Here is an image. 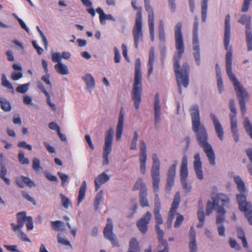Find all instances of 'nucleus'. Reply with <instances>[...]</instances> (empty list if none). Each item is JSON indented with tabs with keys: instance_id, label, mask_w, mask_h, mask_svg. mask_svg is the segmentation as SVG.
Wrapping results in <instances>:
<instances>
[{
	"instance_id": "nucleus-38",
	"label": "nucleus",
	"mask_w": 252,
	"mask_h": 252,
	"mask_svg": "<svg viewBox=\"0 0 252 252\" xmlns=\"http://www.w3.org/2000/svg\"><path fill=\"white\" fill-rule=\"evenodd\" d=\"M237 233L238 238L242 241L243 247L245 248H248V244L243 230L241 227H237Z\"/></svg>"
},
{
	"instance_id": "nucleus-16",
	"label": "nucleus",
	"mask_w": 252,
	"mask_h": 252,
	"mask_svg": "<svg viewBox=\"0 0 252 252\" xmlns=\"http://www.w3.org/2000/svg\"><path fill=\"white\" fill-rule=\"evenodd\" d=\"M210 117L212 122L213 123L216 133L219 138V139L221 141L223 140L224 139V131L223 129V127L220 124L219 119L215 116V114L211 113L210 114Z\"/></svg>"
},
{
	"instance_id": "nucleus-3",
	"label": "nucleus",
	"mask_w": 252,
	"mask_h": 252,
	"mask_svg": "<svg viewBox=\"0 0 252 252\" xmlns=\"http://www.w3.org/2000/svg\"><path fill=\"white\" fill-rule=\"evenodd\" d=\"M192 129L196 134L199 145L203 149L210 164L215 165V155L211 145L208 143V136L205 126L199 123L192 126Z\"/></svg>"
},
{
	"instance_id": "nucleus-49",
	"label": "nucleus",
	"mask_w": 252,
	"mask_h": 252,
	"mask_svg": "<svg viewBox=\"0 0 252 252\" xmlns=\"http://www.w3.org/2000/svg\"><path fill=\"white\" fill-rule=\"evenodd\" d=\"M137 0H132L131 1V5L133 9L135 10H137V13L136 15V18L135 19H137L138 17L140 16L141 20H142V7H137L136 6Z\"/></svg>"
},
{
	"instance_id": "nucleus-27",
	"label": "nucleus",
	"mask_w": 252,
	"mask_h": 252,
	"mask_svg": "<svg viewBox=\"0 0 252 252\" xmlns=\"http://www.w3.org/2000/svg\"><path fill=\"white\" fill-rule=\"evenodd\" d=\"M145 8L148 12V23H154V12L150 5V0H144Z\"/></svg>"
},
{
	"instance_id": "nucleus-25",
	"label": "nucleus",
	"mask_w": 252,
	"mask_h": 252,
	"mask_svg": "<svg viewBox=\"0 0 252 252\" xmlns=\"http://www.w3.org/2000/svg\"><path fill=\"white\" fill-rule=\"evenodd\" d=\"M82 79L86 83L87 90L91 93L95 87V81L93 77L91 74L88 73L83 76Z\"/></svg>"
},
{
	"instance_id": "nucleus-26",
	"label": "nucleus",
	"mask_w": 252,
	"mask_h": 252,
	"mask_svg": "<svg viewBox=\"0 0 252 252\" xmlns=\"http://www.w3.org/2000/svg\"><path fill=\"white\" fill-rule=\"evenodd\" d=\"M212 200L215 202V204L219 206L220 201H221L222 205L225 206H227L229 203V198L225 194L223 193H219L215 196L212 198Z\"/></svg>"
},
{
	"instance_id": "nucleus-18",
	"label": "nucleus",
	"mask_w": 252,
	"mask_h": 252,
	"mask_svg": "<svg viewBox=\"0 0 252 252\" xmlns=\"http://www.w3.org/2000/svg\"><path fill=\"white\" fill-rule=\"evenodd\" d=\"M125 111L123 108H121L118 118V123L116 127V139L119 140L123 133L124 123Z\"/></svg>"
},
{
	"instance_id": "nucleus-9",
	"label": "nucleus",
	"mask_w": 252,
	"mask_h": 252,
	"mask_svg": "<svg viewBox=\"0 0 252 252\" xmlns=\"http://www.w3.org/2000/svg\"><path fill=\"white\" fill-rule=\"evenodd\" d=\"M238 22L245 25L246 38L248 51H252V33L251 32V17L246 14H243L238 20Z\"/></svg>"
},
{
	"instance_id": "nucleus-36",
	"label": "nucleus",
	"mask_w": 252,
	"mask_h": 252,
	"mask_svg": "<svg viewBox=\"0 0 252 252\" xmlns=\"http://www.w3.org/2000/svg\"><path fill=\"white\" fill-rule=\"evenodd\" d=\"M1 85L8 89L12 94H14V88L11 83L7 80L4 74H2L1 76Z\"/></svg>"
},
{
	"instance_id": "nucleus-44",
	"label": "nucleus",
	"mask_w": 252,
	"mask_h": 252,
	"mask_svg": "<svg viewBox=\"0 0 252 252\" xmlns=\"http://www.w3.org/2000/svg\"><path fill=\"white\" fill-rule=\"evenodd\" d=\"M0 105L1 109L4 111L8 112L11 109L10 102L4 98H0Z\"/></svg>"
},
{
	"instance_id": "nucleus-60",
	"label": "nucleus",
	"mask_w": 252,
	"mask_h": 252,
	"mask_svg": "<svg viewBox=\"0 0 252 252\" xmlns=\"http://www.w3.org/2000/svg\"><path fill=\"white\" fill-rule=\"evenodd\" d=\"M22 179L23 182L28 186L30 188L33 187L35 186L34 183L29 178L22 176Z\"/></svg>"
},
{
	"instance_id": "nucleus-8",
	"label": "nucleus",
	"mask_w": 252,
	"mask_h": 252,
	"mask_svg": "<svg viewBox=\"0 0 252 252\" xmlns=\"http://www.w3.org/2000/svg\"><path fill=\"white\" fill-rule=\"evenodd\" d=\"M114 131L112 127H110L106 132L105 136V143L103 147V165L109 164L108 156L112 150V144L113 139Z\"/></svg>"
},
{
	"instance_id": "nucleus-64",
	"label": "nucleus",
	"mask_w": 252,
	"mask_h": 252,
	"mask_svg": "<svg viewBox=\"0 0 252 252\" xmlns=\"http://www.w3.org/2000/svg\"><path fill=\"white\" fill-rule=\"evenodd\" d=\"M18 236L22 241L31 242V241L29 238H28L27 235L22 230H19V232L18 234Z\"/></svg>"
},
{
	"instance_id": "nucleus-37",
	"label": "nucleus",
	"mask_w": 252,
	"mask_h": 252,
	"mask_svg": "<svg viewBox=\"0 0 252 252\" xmlns=\"http://www.w3.org/2000/svg\"><path fill=\"white\" fill-rule=\"evenodd\" d=\"M244 126L247 134L252 139V124L250 123L248 117L244 118Z\"/></svg>"
},
{
	"instance_id": "nucleus-56",
	"label": "nucleus",
	"mask_w": 252,
	"mask_h": 252,
	"mask_svg": "<svg viewBox=\"0 0 252 252\" xmlns=\"http://www.w3.org/2000/svg\"><path fill=\"white\" fill-rule=\"evenodd\" d=\"M52 60L53 62H56L57 63H62L61 54L60 52H56L52 54Z\"/></svg>"
},
{
	"instance_id": "nucleus-12",
	"label": "nucleus",
	"mask_w": 252,
	"mask_h": 252,
	"mask_svg": "<svg viewBox=\"0 0 252 252\" xmlns=\"http://www.w3.org/2000/svg\"><path fill=\"white\" fill-rule=\"evenodd\" d=\"M139 170L142 175L146 172V161L147 158L146 145L143 140L140 142Z\"/></svg>"
},
{
	"instance_id": "nucleus-47",
	"label": "nucleus",
	"mask_w": 252,
	"mask_h": 252,
	"mask_svg": "<svg viewBox=\"0 0 252 252\" xmlns=\"http://www.w3.org/2000/svg\"><path fill=\"white\" fill-rule=\"evenodd\" d=\"M103 191L100 190L99 191L95 196V200L94 201V206L95 210H96L98 208V206L103 197Z\"/></svg>"
},
{
	"instance_id": "nucleus-34",
	"label": "nucleus",
	"mask_w": 252,
	"mask_h": 252,
	"mask_svg": "<svg viewBox=\"0 0 252 252\" xmlns=\"http://www.w3.org/2000/svg\"><path fill=\"white\" fill-rule=\"evenodd\" d=\"M159 244L157 247V252H168L169 247L167 242L165 241H159ZM145 252H152L151 249L146 250Z\"/></svg>"
},
{
	"instance_id": "nucleus-52",
	"label": "nucleus",
	"mask_w": 252,
	"mask_h": 252,
	"mask_svg": "<svg viewBox=\"0 0 252 252\" xmlns=\"http://www.w3.org/2000/svg\"><path fill=\"white\" fill-rule=\"evenodd\" d=\"M139 134L137 131L134 132V136L131 140V143L130 147V150L137 149V141L138 138Z\"/></svg>"
},
{
	"instance_id": "nucleus-7",
	"label": "nucleus",
	"mask_w": 252,
	"mask_h": 252,
	"mask_svg": "<svg viewBox=\"0 0 252 252\" xmlns=\"http://www.w3.org/2000/svg\"><path fill=\"white\" fill-rule=\"evenodd\" d=\"M198 21L196 17L193 23L192 34L193 55L196 64L199 66L200 64V53L199 39L198 38Z\"/></svg>"
},
{
	"instance_id": "nucleus-41",
	"label": "nucleus",
	"mask_w": 252,
	"mask_h": 252,
	"mask_svg": "<svg viewBox=\"0 0 252 252\" xmlns=\"http://www.w3.org/2000/svg\"><path fill=\"white\" fill-rule=\"evenodd\" d=\"M220 206H218V205L215 204V202L213 200L212 202L209 201L208 202L206 209V214L207 215H210L213 210H215L217 212V209Z\"/></svg>"
},
{
	"instance_id": "nucleus-21",
	"label": "nucleus",
	"mask_w": 252,
	"mask_h": 252,
	"mask_svg": "<svg viewBox=\"0 0 252 252\" xmlns=\"http://www.w3.org/2000/svg\"><path fill=\"white\" fill-rule=\"evenodd\" d=\"M189 111L191 116L192 126L201 123L198 105H193L190 107Z\"/></svg>"
},
{
	"instance_id": "nucleus-46",
	"label": "nucleus",
	"mask_w": 252,
	"mask_h": 252,
	"mask_svg": "<svg viewBox=\"0 0 252 252\" xmlns=\"http://www.w3.org/2000/svg\"><path fill=\"white\" fill-rule=\"evenodd\" d=\"M18 159L19 162L22 164H29V159L25 157V154L23 151H19L18 155Z\"/></svg>"
},
{
	"instance_id": "nucleus-13",
	"label": "nucleus",
	"mask_w": 252,
	"mask_h": 252,
	"mask_svg": "<svg viewBox=\"0 0 252 252\" xmlns=\"http://www.w3.org/2000/svg\"><path fill=\"white\" fill-rule=\"evenodd\" d=\"M113 225L111 219L108 218L107 219V223L103 230L104 237L109 240L113 245L116 246L117 242L114 233L113 232Z\"/></svg>"
},
{
	"instance_id": "nucleus-33",
	"label": "nucleus",
	"mask_w": 252,
	"mask_h": 252,
	"mask_svg": "<svg viewBox=\"0 0 252 252\" xmlns=\"http://www.w3.org/2000/svg\"><path fill=\"white\" fill-rule=\"evenodd\" d=\"M87 189V184L86 181H84L80 188L79 190V194L78 197L77 205H79L80 203L84 199L85 193Z\"/></svg>"
},
{
	"instance_id": "nucleus-24",
	"label": "nucleus",
	"mask_w": 252,
	"mask_h": 252,
	"mask_svg": "<svg viewBox=\"0 0 252 252\" xmlns=\"http://www.w3.org/2000/svg\"><path fill=\"white\" fill-rule=\"evenodd\" d=\"M109 179L110 177L104 172L98 175L94 179L96 190H97L100 188V186L107 182Z\"/></svg>"
},
{
	"instance_id": "nucleus-2",
	"label": "nucleus",
	"mask_w": 252,
	"mask_h": 252,
	"mask_svg": "<svg viewBox=\"0 0 252 252\" xmlns=\"http://www.w3.org/2000/svg\"><path fill=\"white\" fill-rule=\"evenodd\" d=\"M224 25L223 42L225 49L227 51L225 55L226 73L230 80L233 82L239 102H241V100L243 102H245L249 97V94L243 86L240 84L235 74L232 72V48L231 46H229L230 39V16L229 14L226 15L225 16Z\"/></svg>"
},
{
	"instance_id": "nucleus-57",
	"label": "nucleus",
	"mask_w": 252,
	"mask_h": 252,
	"mask_svg": "<svg viewBox=\"0 0 252 252\" xmlns=\"http://www.w3.org/2000/svg\"><path fill=\"white\" fill-rule=\"evenodd\" d=\"M11 78L14 81L18 80L23 77L22 72L13 71L11 74Z\"/></svg>"
},
{
	"instance_id": "nucleus-54",
	"label": "nucleus",
	"mask_w": 252,
	"mask_h": 252,
	"mask_svg": "<svg viewBox=\"0 0 252 252\" xmlns=\"http://www.w3.org/2000/svg\"><path fill=\"white\" fill-rule=\"evenodd\" d=\"M40 160L36 158L32 159V169L35 171H38L41 169Z\"/></svg>"
},
{
	"instance_id": "nucleus-17",
	"label": "nucleus",
	"mask_w": 252,
	"mask_h": 252,
	"mask_svg": "<svg viewBox=\"0 0 252 252\" xmlns=\"http://www.w3.org/2000/svg\"><path fill=\"white\" fill-rule=\"evenodd\" d=\"M177 163L173 164L169 168L167 173L166 189L170 191L174 184V179L176 175V169Z\"/></svg>"
},
{
	"instance_id": "nucleus-15",
	"label": "nucleus",
	"mask_w": 252,
	"mask_h": 252,
	"mask_svg": "<svg viewBox=\"0 0 252 252\" xmlns=\"http://www.w3.org/2000/svg\"><path fill=\"white\" fill-rule=\"evenodd\" d=\"M152 214L149 212H147L137 222V226L140 231L145 234L148 230V224L152 218Z\"/></svg>"
},
{
	"instance_id": "nucleus-23",
	"label": "nucleus",
	"mask_w": 252,
	"mask_h": 252,
	"mask_svg": "<svg viewBox=\"0 0 252 252\" xmlns=\"http://www.w3.org/2000/svg\"><path fill=\"white\" fill-rule=\"evenodd\" d=\"M96 12L99 14L100 23L102 25H104L106 23V20H110L113 22L116 21V19L111 14H106L102 9L100 7H98L96 9Z\"/></svg>"
},
{
	"instance_id": "nucleus-50",
	"label": "nucleus",
	"mask_w": 252,
	"mask_h": 252,
	"mask_svg": "<svg viewBox=\"0 0 252 252\" xmlns=\"http://www.w3.org/2000/svg\"><path fill=\"white\" fill-rule=\"evenodd\" d=\"M58 242L63 245L71 247L70 242L65 237L63 234H59L57 236Z\"/></svg>"
},
{
	"instance_id": "nucleus-43",
	"label": "nucleus",
	"mask_w": 252,
	"mask_h": 252,
	"mask_svg": "<svg viewBox=\"0 0 252 252\" xmlns=\"http://www.w3.org/2000/svg\"><path fill=\"white\" fill-rule=\"evenodd\" d=\"M147 191L139 192V200L140 205L144 207L149 206V203L147 198Z\"/></svg>"
},
{
	"instance_id": "nucleus-30",
	"label": "nucleus",
	"mask_w": 252,
	"mask_h": 252,
	"mask_svg": "<svg viewBox=\"0 0 252 252\" xmlns=\"http://www.w3.org/2000/svg\"><path fill=\"white\" fill-rule=\"evenodd\" d=\"M139 242L135 238H132L129 242V248L127 252H139Z\"/></svg>"
},
{
	"instance_id": "nucleus-20",
	"label": "nucleus",
	"mask_w": 252,
	"mask_h": 252,
	"mask_svg": "<svg viewBox=\"0 0 252 252\" xmlns=\"http://www.w3.org/2000/svg\"><path fill=\"white\" fill-rule=\"evenodd\" d=\"M154 108L155 123V125H157L160 121L161 115V105L158 94H156L155 95Z\"/></svg>"
},
{
	"instance_id": "nucleus-19",
	"label": "nucleus",
	"mask_w": 252,
	"mask_h": 252,
	"mask_svg": "<svg viewBox=\"0 0 252 252\" xmlns=\"http://www.w3.org/2000/svg\"><path fill=\"white\" fill-rule=\"evenodd\" d=\"M193 167L198 179L203 180L204 178L203 171L202 170V162L201 161L200 155L199 153L195 154L194 157Z\"/></svg>"
},
{
	"instance_id": "nucleus-5",
	"label": "nucleus",
	"mask_w": 252,
	"mask_h": 252,
	"mask_svg": "<svg viewBox=\"0 0 252 252\" xmlns=\"http://www.w3.org/2000/svg\"><path fill=\"white\" fill-rule=\"evenodd\" d=\"M152 160L151 176L153 179V191L156 193L154 209H160V202L157 194L159 190V183L160 181L159 175L160 163L157 154H153Z\"/></svg>"
},
{
	"instance_id": "nucleus-59",
	"label": "nucleus",
	"mask_w": 252,
	"mask_h": 252,
	"mask_svg": "<svg viewBox=\"0 0 252 252\" xmlns=\"http://www.w3.org/2000/svg\"><path fill=\"white\" fill-rule=\"evenodd\" d=\"M180 172L181 180H187L189 174L188 168H180Z\"/></svg>"
},
{
	"instance_id": "nucleus-14",
	"label": "nucleus",
	"mask_w": 252,
	"mask_h": 252,
	"mask_svg": "<svg viewBox=\"0 0 252 252\" xmlns=\"http://www.w3.org/2000/svg\"><path fill=\"white\" fill-rule=\"evenodd\" d=\"M180 201V195L179 192L175 193L173 201L172 202V207L169 213L168 220L166 223L167 227L170 228L171 227L172 221L174 219V213L176 210L178 208Z\"/></svg>"
},
{
	"instance_id": "nucleus-62",
	"label": "nucleus",
	"mask_w": 252,
	"mask_h": 252,
	"mask_svg": "<svg viewBox=\"0 0 252 252\" xmlns=\"http://www.w3.org/2000/svg\"><path fill=\"white\" fill-rule=\"evenodd\" d=\"M181 184L183 188L185 190L186 192H189L191 190V186L188 184L187 180H181Z\"/></svg>"
},
{
	"instance_id": "nucleus-53",
	"label": "nucleus",
	"mask_w": 252,
	"mask_h": 252,
	"mask_svg": "<svg viewBox=\"0 0 252 252\" xmlns=\"http://www.w3.org/2000/svg\"><path fill=\"white\" fill-rule=\"evenodd\" d=\"M197 218L200 222H204L205 220L204 208L202 206H200V205L197 211Z\"/></svg>"
},
{
	"instance_id": "nucleus-35",
	"label": "nucleus",
	"mask_w": 252,
	"mask_h": 252,
	"mask_svg": "<svg viewBox=\"0 0 252 252\" xmlns=\"http://www.w3.org/2000/svg\"><path fill=\"white\" fill-rule=\"evenodd\" d=\"M27 218L25 211L18 213L17 214V222L18 226L22 228L24 225L25 222L27 220Z\"/></svg>"
},
{
	"instance_id": "nucleus-29",
	"label": "nucleus",
	"mask_w": 252,
	"mask_h": 252,
	"mask_svg": "<svg viewBox=\"0 0 252 252\" xmlns=\"http://www.w3.org/2000/svg\"><path fill=\"white\" fill-rule=\"evenodd\" d=\"M217 215L216 217V224H222L225 219V210L224 208L219 207L217 209Z\"/></svg>"
},
{
	"instance_id": "nucleus-4",
	"label": "nucleus",
	"mask_w": 252,
	"mask_h": 252,
	"mask_svg": "<svg viewBox=\"0 0 252 252\" xmlns=\"http://www.w3.org/2000/svg\"><path fill=\"white\" fill-rule=\"evenodd\" d=\"M140 68V59H137L135 65L134 83L131 92V98L133 101L134 107L136 109H138L139 108L142 93V75Z\"/></svg>"
},
{
	"instance_id": "nucleus-58",
	"label": "nucleus",
	"mask_w": 252,
	"mask_h": 252,
	"mask_svg": "<svg viewBox=\"0 0 252 252\" xmlns=\"http://www.w3.org/2000/svg\"><path fill=\"white\" fill-rule=\"evenodd\" d=\"M51 224L55 230L58 231L62 229H61V227L63 223L61 221L57 220L55 221H51Z\"/></svg>"
},
{
	"instance_id": "nucleus-45",
	"label": "nucleus",
	"mask_w": 252,
	"mask_h": 252,
	"mask_svg": "<svg viewBox=\"0 0 252 252\" xmlns=\"http://www.w3.org/2000/svg\"><path fill=\"white\" fill-rule=\"evenodd\" d=\"M61 197V203L63 207L65 209H68L69 206L71 205V202L70 199L62 193L60 194Z\"/></svg>"
},
{
	"instance_id": "nucleus-63",
	"label": "nucleus",
	"mask_w": 252,
	"mask_h": 252,
	"mask_svg": "<svg viewBox=\"0 0 252 252\" xmlns=\"http://www.w3.org/2000/svg\"><path fill=\"white\" fill-rule=\"evenodd\" d=\"M252 0H244L242 5L241 12H246L248 11L250 2Z\"/></svg>"
},
{
	"instance_id": "nucleus-28",
	"label": "nucleus",
	"mask_w": 252,
	"mask_h": 252,
	"mask_svg": "<svg viewBox=\"0 0 252 252\" xmlns=\"http://www.w3.org/2000/svg\"><path fill=\"white\" fill-rule=\"evenodd\" d=\"M54 67L56 72L61 75H67L69 73L67 66L62 63H57Z\"/></svg>"
},
{
	"instance_id": "nucleus-22",
	"label": "nucleus",
	"mask_w": 252,
	"mask_h": 252,
	"mask_svg": "<svg viewBox=\"0 0 252 252\" xmlns=\"http://www.w3.org/2000/svg\"><path fill=\"white\" fill-rule=\"evenodd\" d=\"M189 249L190 252H196L197 251V243L196 241L195 231L193 227L189 230Z\"/></svg>"
},
{
	"instance_id": "nucleus-1",
	"label": "nucleus",
	"mask_w": 252,
	"mask_h": 252,
	"mask_svg": "<svg viewBox=\"0 0 252 252\" xmlns=\"http://www.w3.org/2000/svg\"><path fill=\"white\" fill-rule=\"evenodd\" d=\"M182 28V24L181 22H178L174 27L176 51L173 56L174 70L180 94H182L181 85L185 88L188 86L189 72V67L187 63H185L182 68L180 65V60L185 52V45Z\"/></svg>"
},
{
	"instance_id": "nucleus-48",
	"label": "nucleus",
	"mask_w": 252,
	"mask_h": 252,
	"mask_svg": "<svg viewBox=\"0 0 252 252\" xmlns=\"http://www.w3.org/2000/svg\"><path fill=\"white\" fill-rule=\"evenodd\" d=\"M160 209H154V214L155 215L156 221L157 224L159 225L163 223V220L161 217V215L159 213Z\"/></svg>"
},
{
	"instance_id": "nucleus-61",
	"label": "nucleus",
	"mask_w": 252,
	"mask_h": 252,
	"mask_svg": "<svg viewBox=\"0 0 252 252\" xmlns=\"http://www.w3.org/2000/svg\"><path fill=\"white\" fill-rule=\"evenodd\" d=\"M183 220H184L183 216H182L180 214H178L177 217L175 222L174 223V227L179 228L180 227V225L181 224V223H182Z\"/></svg>"
},
{
	"instance_id": "nucleus-11",
	"label": "nucleus",
	"mask_w": 252,
	"mask_h": 252,
	"mask_svg": "<svg viewBox=\"0 0 252 252\" xmlns=\"http://www.w3.org/2000/svg\"><path fill=\"white\" fill-rule=\"evenodd\" d=\"M229 108L231 111V113L229 114L231 131L234 141L237 143L239 141V134L237 128V111L235 107Z\"/></svg>"
},
{
	"instance_id": "nucleus-40",
	"label": "nucleus",
	"mask_w": 252,
	"mask_h": 252,
	"mask_svg": "<svg viewBox=\"0 0 252 252\" xmlns=\"http://www.w3.org/2000/svg\"><path fill=\"white\" fill-rule=\"evenodd\" d=\"M250 224L252 225V205L248 204L245 211H243Z\"/></svg>"
},
{
	"instance_id": "nucleus-55",
	"label": "nucleus",
	"mask_w": 252,
	"mask_h": 252,
	"mask_svg": "<svg viewBox=\"0 0 252 252\" xmlns=\"http://www.w3.org/2000/svg\"><path fill=\"white\" fill-rule=\"evenodd\" d=\"M157 233L158 235V239L159 241H165L163 240L164 232L160 229L158 225H156L155 226Z\"/></svg>"
},
{
	"instance_id": "nucleus-51",
	"label": "nucleus",
	"mask_w": 252,
	"mask_h": 252,
	"mask_svg": "<svg viewBox=\"0 0 252 252\" xmlns=\"http://www.w3.org/2000/svg\"><path fill=\"white\" fill-rule=\"evenodd\" d=\"M30 84L29 83L19 86L16 89V91L19 93L25 94L29 90Z\"/></svg>"
},
{
	"instance_id": "nucleus-10",
	"label": "nucleus",
	"mask_w": 252,
	"mask_h": 252,
	"mask_svg": "<svg viewBox=\"0 0 252 252\" xmlns=\"http://www.w3.org/2000/svg\"><path fill=\"white\" fill-rule=\"evenodd\" d=\"M132 35L134 46L136 48H138L139 43L142 41L143 38L142 20H141L140 16L138 17L137 19H135L132 29Z\"/></svg>"
},
{
	"instance_id": "nucleus-6",
	"label": "nucleus",
	"mask_w": 252,
	"mask_h": 252,
	"mask_svg": "<svg viewBox=\"0 0 252 252\" xmlns=\"http://www.w3.org/2000/svg\"><path fill=\"white\" fill-rule=\"evenodd\" d=\"M234 181L237 185V189L240 192L236 195L239 208L240 211H243L245 210L247 205L252 204L246 201V197L248 194L247 190L245 183L242 178L239 176H235L234 177Z\"/></svg>"
},
{
	"instance_id": "nucleus-32",
	"label": "nucleus",
	"mask_w": 252,
	"mask_h": 252,
	"mask_svg": "<svg viewBox=\"0 0 252 252\" xmlns=\"http://www.w3.org/2000/svg\"><path fill=\"white\" fill-rule=\"evenodd\" d=\"M133 190H140V192L147 191L146 184L143 182L141 178H138L134 184Z\"/></svg>"
},
{
	"instance_id": "nucleus-42",
	"label": "nucleus",
	"mask_w": 252,
	"mask_h": 252,
	"mask_svg": "<svg viewBox=\"0 0 252 252\" xmlns=\"http://www.w3.org/2000/svg\"><path fill=\"white\" fill-rule=\"evenodd\" d=\"M82 3L86 7H89L87 9V12L91 15L92 17H94L95 15V10L92 7V2L90 0H81Z\"/></svg>"
},
{
	"instance_id": "nucleus-31",
	"label": "nucleus",
	"mask_w": 252,
	"mask_h": 252,
	"mask_svg": "<svg viewBox=\"0 0 252 252\" xmlns=\"http://www.w3.org/2000/svg\"><path fill=\"white\" fill-rule=\"evenodd\" d=\"M154 54L155 50L154 47H151L149 51V69L148 71V75L150 76L152 74L153 71V65L154 63Z\"/></svg>"
},
{
	"instance_id": "nucleus-39",
	"label": "nucleus",
	"mask_w": 252,
	"mask_h": 252,
	"mask_svg": "<svg viewBox=\"0 0 252 252\" xmlns=\"http://www.w3.org/2000/svg\"><path fill=\"white\" fill-rule=\"evenodd\" d=\"M7 174V169L5 166L3 164H0V178L2 179L5 184L7 185H9L10 184V181L9 179L5 177V175Z\"/></svg>"
}]
</instances>
